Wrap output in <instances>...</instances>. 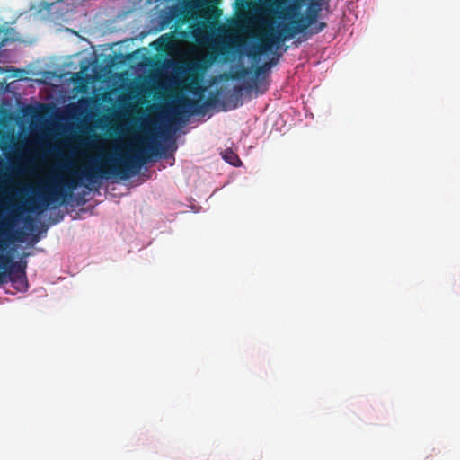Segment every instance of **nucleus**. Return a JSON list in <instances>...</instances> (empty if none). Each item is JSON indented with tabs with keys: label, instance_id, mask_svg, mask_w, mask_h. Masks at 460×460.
Listing matches in <instances>:
<instances>
[{
	"label": "nucleus",
	"instance_id": "423d86ee",
	"mask_svg": "<svg viewBox=\"0 0 460 460\" xmlns=\"http://www.w3.org/2000/svg\"><path fill=\"white\" fill-rule=\"evenodd\" d=\"M217 24L214 21H202L192 30L193 38L199 43L211 41L210 33L217 30Z\"/></svg>",
	"mask_w": 460,
	"mask_h": 460
},
{
	"label": "nucleus",
	"instance_id": "9d476101",
	"mask_svg": "<svg viewBox=\"0 0 460 460\" xmlns=\"http://www.w3.org/2000/svg\"><path fill=\"white\" fill-rule=\"evenodd\" d=\"M250 73V69L244 66L237 69L236 71H231L228 74H225L224 77L226 80H241L247 76Z\"/></svg>",
	"mask_w": 460,
	"mask_h": 460
},
{
	"label": "nucleus",
	"instance_id": "39448f33",
	"mask_svg": "<svg viewBox=\"0 0 460 460\" xmlns=\"http://www.w3.org/2000/svg\"><path fill=\"white\" fill-rule=\"evenodd\" d=\"M18 214L12 211L6 217L0 221V251H4L11 237V230L14 227Z\"/></svg>",
	"mask_w": 460,
	"mask_h": 460
},
{
	"label": "nucleus",
	"instance_id": "f257e3e1",
	"mask_svg": "<svg viewBox=\"0 0 460 460\" xmlns=\"http://www.w3.org/2000/svg\"><path fill=\"white\" fill-rule=\"evenodd\" d=\"M160 149L164 148L158 142L154 141L146 143L144 147L133 148L121 155L119 158H115L111 154H104L100 161L91 160L84 168L72 171L69 178H51L38 190L37 198L27 200L28 206L24 209L29 212L41 213L53 203L64 204L72 198L73 191L83 180L94 184L99 180L113 177L121 180L128 179L136 175L153 155H161Z\"/></svg>",
	"mask_w": 460,
	"mask_h": 460
},
{
	"label": "nucleus",
	"instance_id": "f03ea898",
	"mask_svg": "<svg viewBox=\"0 0 460 460\" xmlns=\"http://www.w3.org/2000/svg\"><path fill=\"white\" fill-rule=\"evenodd\" d=\"M211 52L208 55L193 66L188 68V74L185 78V85L184 88L191 93L197 99H190L189 97H181L179 100L178 107L181 109V111L178 113L189 112L190 114L204 113V107L210 106L214 102L215 99H208L203 103H200V101L203 99L206 87L201 84L202 75L198 73V71H205L209 66H211L219 56H225L229 54V50L231 49V45L226 41H215L210 45Z\"/></svg>",
	"mask_w": 460,
	"mask_h": 460
},
{
	"label": "nucleus",
	"instance_id": "6e6552de",
	"mask_svg": "<svg viewBox=\"0 0 460 460\" xmlns=\"http://www.w3.org/2000/svg\"><path fill=\"white\" fill-rule=\"evenodd\" d=\"M271 67V62H265L264 64L258 66L254 69V77L247 84V89H255L260 93H264L268 87L266 84H262L259 79V76L269 70Z\"/></svg>",
	"mask_w": 460,
	"mask_h": 460
},
{
	"label": "nucleus",
	"instance_id": "20e7f679",
	"mask_svg": "<svg viewBox=\"0 0 460 460\" xmlns=\"http://www.w3.org/2000/svg\"><path fill=\"white\" fill-rule=\"evenodd\" d=\"M27 261H13L11 256L0 254V285L10 281L18 291L28 288Z\"/></svg>",
	"mask_w": 460,
	"mask_h": 460
},
{
	"label": "nucleus",
	"instance_id": "1a4fd4ad",
	"mask_svg": "<svg viewBox=\"0 0 460 460\" xmlns=\"http://www.w3.org/2000/svg\"><path fill=\"white\" fill-rule=\"evenodd\" d=\"M13 141V135L4 129H0V151H7Z\"/></svg>",
	"mask_w": 460,
	"mask_h": 460
},
{
	"label": "nucleus",
	"instance_id": "dca6fc26",
	"mask_svg": "<svg viewBox=\"0 0 460 460\" xmlns=\"http://www.w3.org/2000/svg\"><path fill=\"white\" fill-rule=\"evenodd\" d=\"M242 89H243V88H242V87H240V86L235 87V90H236V91H238V92L242 91Z\"/></svg>",
	"mask_w": 460,
	"mask_h": 460
},
{
	"label": "nucleus",
	"instance_id": "9b49d317",
	"mask_svg": "<svg viewBox=\"0 0 460 460\" xmlns=\"http://www.w3.org/2000/svg\"><path fill=\"white\" fill-rule=\"evenodd\" d=\"M320 7L317 8H310L308 13L304 16L307 22L312 26L317 22V18L319 15Z\"/></svg>",
	"mask_w": 460,
	"mask_h": 460
},
{
	"label": "nucleus",
	"instance_id": "f8f14e48",
	"mask_svg": "<svg viewBox=\"0 0 460 460\" xmlns=\"http://www.w3.org/2000/svg\"><path fill=\"white\" fill-rule=\"evenodd\" d=\"M326 27L327 24L323 22H315L314 24L309 27V33L311 35L318 34L319 32L323 31Z\"/></svg>",
	"mask_w": 460,
	"mask_h": 460
},
{
	"label": "nucleus",
	"instance_id": "a211bd4d",
	"mask_svg": "<svg viewBox=\"0 0 460 460\" xmlns=\"http://www.w3.org/2000/svg\"><path fill=\"white\" fill-rule=\"evenodd\" d=\"M29 221H31V219L30 217H27V218L25 219V223H28Z\"/></svg>",
	"mask_w": 460,
	"mask_h": 460
},
{
	"label": "nucleus",
	"instance_id": "4468645a",
	"mask_svg": "<svg viewBox=\"0 0 460 460\" xmlns=\"http://www.w3.org/2000/svg\"><path fill=\"white\" fill-rule=\"evenodd\" d=\"M8 41V38L6 37L4 31L0 30V49L5 45Z\"/></svg>",
	"mask_w": 460,
	"mask_h": 460
},
{
	"label": "nucleus",
	"instance_id": "0eeeda50",
	"mask_svg": "<svg viewBox=\"0 0 460 460\" xmlns=\"http://www.w3.org/2000/svg\"><path fill=\"white\" fill-rule=\"evenodd\" d=\"M266 3L270 4V8L266 11L278 13L279 18L292 19L297 15L298 7L295 4L288 5L279 12L284 3L282 0H267Z\"/></svg>",
	"mask_w": 460,
	"mask_h": 460
},
{
	"label": "nucleus",
	"instance_id": "f3484780",
	"mask_svg": "<svg viewBox=\"0 0 460 460\" xmlns=\"http://www.w3.org/2000/svg\"><path fill=\"white\" fill-rule=\"evenodd\" d=\"M18 209H21V207H18L17 209H15L14 211H16V213L18 214V217L20 216L19 212H18Z\"/></svg>",
	"mask_w": 460,
	"mask_h": 460
},
{
	"label": "nucleus",
	"instance_id": "2eb2a0df",
	"mask_svg": "<svg viewBox=\"0 0 460 460\" xmlns=\"http://www.w3.org/2000/svg\"><path fill=\"white\" fill-rule=\"evenodd\" d=\"M279 61V57L277 58H273L272 59H270L269 62H271V66L273 65H276Z\"/></svg>",
	"mask_w": 460,
	"mask_h": 460
},
{
	"label": "nucleus",
	"instance_id": "ddd939ff",
	"mask_svg": "<svg viewBox=\"0 0 460 460\" xmlns=\"http://www.w3.org/2000/svg\"><path fill=\"white\" fill-rule=\"evenodd\" d=\"M224 159L233 165H236L237 163H241L239 157L233 151H226L224 155Z\"/></svg>",
	"mask_w": 460,
	"mask_h": 460
},
{
	"label": "nucleus",
	"instance_id": "7ed1b4c3",
	"mask_svg": "<svg viewBox=\"0 0 460 460\" xmlns=\"http://www.w3.org/2000/svg\"><path fill=\"white\" fill-rule=\"evenodd\" d=\"M261 23L268 29L252 35V38L256 39L258 43L252 44L246 51L247 57L253 60H258L261 55L271 51L275 45L305 32L311 26L304 16L291 20L288 23H280L276 31L272 28V23L266 20H262Z\"/></svg>",
	"mask_w": 460,
	"mask_h": 460
}]
</instances>
